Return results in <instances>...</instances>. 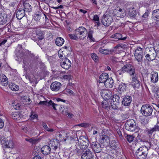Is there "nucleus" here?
<instances>
[{"instance_id": "obj_18", "label": "nucleus", "mask_w": 159, "mask_h": 159, "mask_svg": "<svg viewBox=\"0 0 159 159\" xmlns=\"http://www.w3.org/2000/svg\"><path fill=\"white\" fill-rule=\"evenodd\" d=\"M34 30L36 33L37 38L39 40H42L44 38L45 34L43 31L38 28L35 29Z\"/></svg>"}, {"instance_id": "obj_57", "label": "nucleus", "mask_w": 159, "mask_h": 159, "mask_svg": "<svg viewBox=\"0 0 159 159\" xmlns=\"http://www.w3.org/2000/svg\"><path fill=\"white\" fill-rule=\"evenodd\" d=\"M145 145L143 146L145 147L149 150L151 148V147L152 146L151 143L148 142V141H146L145 142Z\"/></svg>"}, {"instance_id": "obj_28", "label": "nucleus", "mask_w": 159, "mask_h": 159, "mask_svg": "<svg viewBox=\"0 0 159 159\" xmlns=\"http://www.w3.org/2000/svg\"><path fill=\"white\" fill-rule=\"evenodd\" d=\"M151 81L153 83H156L158 80V73L157 72H152L151 74Z\"/></svg>"}, {"instance_id": "obj_54", "label": "nucleus", "mask_w": 159, "mask_h": 159, "mask_svg": "<svg viewBox=\"0 0 159 159\" xmlns=\"http://www.w3.org/2000/svg\"><path fill=\"white\" fill-rule=\"evenodd\" d=\"M91 125V124L87 123H83L80 124L78 125L80 126L84 127V128H87L89 127Z\"/></svg>"}, {"instance_id": "obj_7", "label": "nucleus", "mask_w": 159, "mask_h": 159, "mask_svg": "<svg viewBox=\"0 0 159 159\" xmlns=\"http://www.w3.org/2000/svg\"><path fill=\"white\" fill-rule=\"evenodd\" d=\"M143 52L142 49L140 47H138L135 51L134 56L135 59L139 62L143 61Z\"/></svg>"}, {"instance_id": "obj_29", "label": "nucleus", "mask_w": 159, "mask_h": 159, "mask_svg": "<svg viewBox=\"0 0 159 159\" xmlns=\"http://www.w3.org/2000/svg\"><path fill=\"white\" fill-rule=\"evenodd\" d=\"M127 84L125 83H121L119 85L118 88V93L120 94H122L126 90Z\"/></svg>"}, {"instance_id": "obj_2", "label": "nucleus", "mask_w": 159, "mask_h": 159, "mask_svg": "<svg viewBox=\"0 0 159 159\" xmlns=\"http://www.w3.org/2000/svg\"><path fill=\"white\" fill-rule=\"evenodd\" d=\"M125 125L126 129L130 131L137 132L139 129L138 126L133 119H130L127 120Z\"/></svg>"}, {"instance_id": "obj_24", "label": "nucleus", "mask_w": 159, "mask_h": 159, "mask_svg": "<svg viewBox=\"0 0 159 159\" xmlns=\"http://www.w3.org/2000/svg\"><path fill=\"white\" fill-rule=\"evenodd\" d=\"M47 104H48V105L49 106H52L54 109L55 110H57V109L56 108V106H57V104H55L51 100L49 101L48 102H47L46 101H40V102L39 103V105H47Z\"/></svg>"}, {"instance_id": "obj_27", "label": "nucleus", "mask_w": 159, "mask_h": 159, "mask_svg": "<svg viewBox=\"0 0 159 159\" xmlns=\"http://www.w3.org/2000/svg\"><path fill=\"white\" fill-rule=\"evenodd\" d=\"M147 153H143V152H139L137 151L136 152V157L138 159H145L147 157Z\"/></svg>"}, {"instance_id": "obj_48", "label": "nucleus", "mask_w": 159, "mask_h": 159, "mask_svg": "<svg viewBox=\"0 0 159 159\" xmlns=\"http://www.w3.org/2000/svg\"><path fill=\"white\" fill-rule=\"evenodd\" d=\"M12 105L14 109L16 110H19L20 108L21 105L19 103L14 102L12 103Z\"/></svg>"}, {"instance_id": "obj_52", "label": "nucleus", "mask_w": 159, "mask_h": 159, "mask_svg": "<svg viewBox=\"0 0 159 159\" xmlns=\"http://www.w3.org/2000/svg\"><path fill=\"white\" fill-rule=\"evenodd\" d=\"M93 34V31L91 30H90L88 34V38H89L90 40L92 41H94V39L93 38L92 36Z\"/></svg>"}, {"instance_id": "obj_10", "label": "nucleus", "mask_w": 159, "mask_h": 159, "mask_svg": "<svg viewBox=\"0 0 159 159\" xmlns=\"http://www.w3.org/2000/svg\"><path fill=\"white\" fill-rule=\"evenodd\" d=\"M102 97L104 100H110L111 97L112 93L108 90L105 89L102 90L100 93Z\"/></svg>"}, {"instance_id": "obj_1", "label": "nucleus", "mask_w": 159, "mask_h": 159, "mask_svg": "<svg viewBox=\"0 0 159 159\" xmlns=\"http://www.w3.org/2000/svg\"><path fill=\"white\" fill-rule=\"evenodd\" d=\"M125 72L129 73L131 76L136 75L134 68L129 63L124 65L117 71V73L118 75H120V76L122 77L123 74Z\"/></svg>"}, {"instance_id": "obj_26", "label": "nucleus", "mask_w": 159, "mask_h": 159, "mask_svg": "<svg viewBox=\"0 0 159 159\" xmlns=\"http://www.w3.org/2000/svg\"><path fill=\"white\" fill-rule=\"evenodd\" d=\"M104 84L106 88H112L114 84L113 80L112 78H108Z\"/></svg>"}, {"instance_id": "obj_8", "label": "nucleus", "mask_w": 159, "mask_h": 159, "mask_svg": "<svg viewBox=\"0 0 159 159\" xmlns=\"http://www.w3.org/2000/svg\"><path fill=\"white\" fill-rule=\"evenodd\" d=\"M70 61L66 57H64L60 61V64L61 66L65 69H68L71 66Z\"/></svg>"}, {"instance_id": "obj_37", "label": "nucleus", "mask_w": 159, "mask_h": 159, "mask_svg": "<svg viewBox=\"0 0 159 159\" xmlns=\"http://www.w3.org/2000/svg\"><path fill=\"white\" fill-rule=\"evenodd\" d=\"M24 10L25 11L30 12L32 10V7L28 3H25L24 4Z\"/></svg>"}, {"instance_id": "obj_34", "label": "nucleus", "mask_w": 159, "mask_h": 159, "mask_svg": "<svg viewBox=\"0 0 159 159\" xmlns=\"http://www.w3.org/2000/svg\"><path fill=\"white\" fill-rule=\"evenodd\" d=\"M9 87L11 90L14 91H17L19 89V86L14 83H9Z\"/></svg>"}, {"instance_id": "obj_31", "label": "nucleus", "mask_w": 159, "mask_h": 159, "mask_svg": "<svg viewBox=\"0 0 159 159\" xmlns=\"http://www.w3.org/2000/svg\"><path fill=\"white\" fill-rule=\"evenodd\" d=\"M116 15L117 17L123 18L125 16L126 12L124 10L120 8L119 9Z\"/></svg>"}, {"instance_id": "obj_44", "label": "nucleus", "mask_w": 159, "mask_h": 159, "mask_svg": "<svg viewBox=\"0 0 159 159\" xmlns=\"http://www.w3.org/2000/svg\"><path fill=\"white\" fill-rule=\"evenodd\" d=\"M146 132L150 137L151 136L152 134L154 135L155 134V132L152 128L148 129L146 130Z\"/></svg>"}, {"instance_id": "obj_23", "label": "nucleus", "mask_w": 159, "mask_h": 159, "mask_svg": "<svg viewBox=\"0 0 159 159\" xmlns=\"http://www.w3.org/2000/svg\"><path fill=\"white\" fill-rule=\"evenodd\" d=\"M10 116L14 120H19L22 117L21 114L17 112H11Z\"/></svg>"}, {"instance_id": "obj_41", "label": "nucleus", "mask_w": 159, "mask_h": 159, "mask_svg": "<svg viewBox=\"0 0 159 159\" xmlns=\"http://www.w3.org/2000/svg\"><path fill=\"white\" fill-rule=\"evenodd\" d=\"M101 142L104 143L105 142H108L109 140V139L107 136L106 135H102L100 138Z\"/></svg>"}, {"instance_id": "obj_36", "label": "nucleus", "mask_w": 159, "mask_h": 159, "mask_svg": "<svg viewBox=\"0 0 159 159\" xmlns=\"http://www.w3.org/2000/svg\"><path fill=\"white\" fill-rule=\"evenodd\" d=\"M113 38L116 39H118V40H124L126 39V37H122V35L119 33H116L113 36Z\"/></svg>"}, {"instance_id": "obj_46", "label": "nucleus", "mask_w": 159, "mask_h": 159, "mask_svg": "<svg viewBox=\"0 0 159 159\" xmlns=\"http://www.w3.org/2000/svg\"><path fill=\"white\" fill-rule=\"evenodd\" d=\"M43 126L45 130L48 132H52L54 131L52 129H49L47 126L46 123L44 122L43 123Z\"/></svg>"}, {"instance_id": "obj_63", "label": "nucleus", "mask_w": 159, "mask_h": 159, "mask_svg": "<svg viewBox=\"0 0 159 159\" xmlns=\"http://www.w3.org/2000/svg\"><path fill=\"white\" fill-rule=\"evenodd\" d=\"M37 115L34 113H32L30 116V117L31 119H34L36 118L37 117Z\"/></svg>"}, {"instance_id": "obj_45", "label": "nucleus", "mask_w": 159, "mask_h": 159, "mask_svg": "<svg viewBox=\"0 0 159 159\" xmlns=\"http://www.w3.org/2000/svg\"><path fill=\"white\" fill-rule=\"evenodd\" d=\"M112 104L111 103V107L114 109H117L119 107V102H113Z\"/></svg>"}, {"instance_id": "obj_64", "label": "nucleus", "mask_w": 159, "mask_h": 159, "mask_svg": "<svg viewBox=\"0 0 159 159\" xmlns=\"http://www.w3.org/2000/svg\"><path fill=\"white\" fill-rule=\"evenodd\" d=\"M39 141V139H32V144H35L36 143H37Z\"/></svg>"}, {"instance_id": "obj_61", "label": "nucleus", "mask_w": 159, "mask_h": 159, "mask_svg": "<svg viewBox=\"0 0 159 159\" xmlns=\"http://www.w3.org/2000/svg\"><path fill=\"white\" fill-rule=\"evenodd\" d=\"M71 76L68 75H64L63 76V78L65 80H68L70 79Z\"/></svg>"}, {"instance_id": "obj_13", "label": "nucleus", "mask_w": 159, "mask_h": 159, "mask_svg": "<svg viewBox=\"0 0 159 159\" xmlns=\"http://www.w3.org/2000/svg\"><path fill=\"white\" fill-rule=\"evenodd\" d=\"M16 18L21 19L25 15V11L22 8H18L15 11Z\"/></svg>"}, {"instance_id": "obj_40", "label": "nucleus", "mask_w": 159, "mask_h": 159, "mask_svg": "<svg viewBox=\"0 0 159 159\" xmlns=\"http://www.w3.org/2000/svg\"><path fill=\"white\" fill-rule=\"evenodd\" d=\"M113 102H120L119 96L117 94H114L113 95L112 98L111 99Z\"/></svg>"}, {"instance_id": "obj_33", "label": "nucleus", "mask_w": 159, "mask_h": 159, "mask_svg": "<svg viewBox=\"0 0 159 159\" xmlns=\"http://www.w3.org/2000/svg\"><path fill=\"white\" fill-rule=\"evenodd\" d=\"M42 13L39 11H37L34 15V19L36 21H39L40 19V17Z\"/></svg>"}, {"instance_id": "obj_22", "label": "nucleus", "mask_w": 159, "mask_h": 159, "mask_svg": "<svg viewBox=\"0 0 159 159\" xmlns=\"http://www.w3.org/2000/svg\"><path fill=\"white\" fill-rule=\"evenodd\" d=\"M0 83L3 86H6L7 84L8 83V79L4 74L0 75Z\"/></svg>"}, {"instance_id": "obj_58", "label": "nucleus", "mask_w": 159, "mask_h": 159, "mask_svg": "<svg viewBox=\"0 0 159 159\" xmlns=\"http://www.w3.org/2000/svg\"><path fill=\"white\" fill-rule=\"evenodd\" d=\"M126 45L125 44H118L117 46H116L115 47V48H117L118 49H120V48H122L123 49H124L126 47Z\"/></svg>"}, {"instance_id": "obj_6", "label": "nucleus", "mask_w": 159, "mask_h": 159, "mask_svg": "<svg viewBox=\"0 0 159 159\" xmlns=\"http://www.w3.org/2000/svg\"><path fill=\"white\" fill-rule=\"evenodd\" d=\"M113 18L111 14H107L104 15L102 20V22L103 25L105 26H109L113 22Z\"/></svg>"}, {"instance_id": "obj_19", "label": "nucleus", "mask_w": 159, "mask_h": 159, "mask_svg": "<svg viewBox=\"0 0 159 159\" xmlns=\"http://www.w3.org/2000/svg\"><path fill=\"white\" fill-rule=\"evenodd\" d=\"M7 15L4 13L0 14V25H4L7 22Z\"/></svg>"}, {"instance_id": "obj_32", "label": "nucleus", "mask_w": 159, "mask_h": 159, "mask_svg": "<svg viewBox=\"0 0 159 159\" xmlns=\"http://www.w3.org/2000/svg\"><path fill=\"white\" fill-rule=\"evenodd\" d=\"M64 43V40L63 38L60 37L57 38L55 40L56 45L59 46H62Z\"/></svg>"}, {"instance_id": "obj_60", "label": "nucleus", "mask_w": 159, "mask_h": 159, "mask_svg": "<svg viewBox=\"0 0 159 159\" xmlns=\"http://www.w3.org/2000/svg\"><path fill=\"white\" fill-rule=\"evenodd\" d=\"M110 147L111 149L115 150L117 148V144L115 143V144H112L110 145Z\"/></svg>"}, {"instance_id": "obj_11", "label": "nucleus", "mask_w": 159, "mask_h": 159, "mask_svg": "<svg viewBox=\"0 0 159 159\" xmlns=\"http://www.w3.org/2000/svg\"><path fill=\"white\" fill-rule=\"evenodd\" d=\"M61 86V84L60 82L55 81L53 82L51 84L50 88L52 91L57 92L60 90Z\"/></svg>"}, {"instance_id": "obj_42", "label": "nucleus", "mask_w": 159, "mask_h": 159, "mask_svg": "<svg viewBox=\"0 0 159 159\" xmlns=\"http://www.w3.org/2000/svg\"><path fill=\"white\" fill-rule=\"evenodd\" d=\"M23 62V66H24V67H29L31 65V63L30 64L29 63H30V60L29 59L24 60Z\"/></svg>"}, {"instance_id": "obj_20", "label": "nucleus", "mask_w": 159, "mask_h": 159, "mask_svg": "<svg viewBox=\"0 0 159 159\" xmlns=\"http://www.w3.org/2000/svg\"><path fill=\"white\" fill-rule=\"evenodd\" d=\"M109 78V75L106 73H104L101 74L99 76V82L104 83Z\"/></svg>"}, {"instance_id": "obj_39", "label": "nucleus", "mask_w": 159, "mask_h": 159, "mask_svg": "<svg viewBox=\"0 0 159 159\" xmlns=\"http://www.w3.org/2000/svg\"><path fill=\"white\" fill-rule=\"evenodd\" d=\"M148 149L145 147L142 146L139 148L137 151H139V152H143V153H148Z\"/></svg>"}, {"instance_id": "obj_51", "label": "nucleus", "mask_w": 159, "mask_h": 159, "mask_svg": "<svg viewBox=\"0 0 159 159\" xmlns=\"http://www.w3.org/2000/svg\"><path fill=\"white\" fill-rule=\"evenodd\" d=\"M136 14L137 13L135 10H132L129 11V15L130 17L134 18L136 16Z\"/></svg>"}, {"instance_id": "obj_47", "label": "nucleus", "mask_w": 159, "mask_h": 159, "mask_svg": "<svg viewBox=\"0 0 159 159\" xmlns=\"http://www.w3.org/2000/svg\"><path fill=\"white\" fill-rule=\"evenodd\" d=\"M126 138L129 143H131L134 140V137L133 135L127 134Z\"/></svg>"}, {"instance_id": "obj_43", "label": "nucleus", "mask_w": 159, "mask_h": 159, "mask_svg": "<svg viewBox=\"0 0 159 159\" xmlns=\"http://www.w3.org/2000/svg\"><path fill=\"white\" fill-rule=\"evenodd\" d=\"M99 52L104 54H108L111 52V51L107 49H102V48H99Z\"/></svg>"}, {"instance_id": "obj_30", "label": "nucleus", "mask_w": 159, "mask_h": 159, "mask_svg": "<svg viewBox=\"0 0 159 159\" xmlns=\"http://www.w3.org/2000/svg\"><path fill=\"white\" fill-rule=\"evenodd\" d=\"M5 147L7 148H12L13 147V143L11 140H8L6 139L4 140Z\"/></svg>"}, {"instance_id": "obj_56", "label": "nucleus", "mask_w": 159, "mask_h": 159, "mask_svg": "<svg viewBox=\"0 0 159 159\" xmlns=\"http://www.w3.org/2000/svg\"><path fill=\"white\" fill-rule=\"evenodd\" d=\"M91 57L92 59L95 62H97L98 61V57L96 54L94 53L91 54Z\"/></svg>"}, {"instance_id": "obj_59", "label": "nucleus", "mask_w": 159, "mask_h": 159, "mask_svg": "<svg viewBox=\"0 0 159 159\" xmlns=\"http://www.w3.org/2000/svg\"><path fill=\"white\" fill-rule=\"evenodd\" d=\"M152 128L153 129L155 132L156 131H159V123L158 121H157V124Z\"/></svg>"}, {"instance_id": "obj_38", "label": "nucleus", "mask_w": 159, "mask_h": 159, "mask_svg": "<svg viewBox=\"0 0 159 159\" xmlns=\"http://www.w3.org/2000/svg\"><path fill=\"white\" fill-rule=\"evenodd\" d=\"M3 159H13V154L10 152L6 153L3 156Z\"/></svg>"}, {"instance_id": "obj_4", "label": "nucleus", "mask_w": 159, "mask_h": 159, "mask_svg": "<svg viewBox=\"0 0 159 159\" xmlns=\"http://www.w3.org/2000/svg\"><path fill=\"white\" fill-rule=\"evenodd\" d=\"M89 141L85 137L81 136L79 139L78 142L77 147L81 149H85L89 145Z\"/></svg>"}, {"instance_id": "obj_5", "label": "nucleus", "mask_w": 159, "mask_h": 159, "mask_svg": "<svg viewBox=\"0 0 159 159\" xmlns=\"http://www.w3.org/2000/svg\"><path fill=\"white\" fill-rule=\"evenodd\" d=\"M87 30L83 27H80L75 31V33L77 36L78 39H84L87 34Z\"/></svg>"}, {"instance_id": "obj_25", "label": "nucleus", "mask_w": 159, "mask_h": 159, "mask_svg": "<svg viewBox=\"0 0 159 159\" xmlns=\"http://www.w3.org/2000/svg\"><path fill=\"white\" fill-rule=\"evenodd\" d=\"M111 104L110 100H104L102 102V107L107 110L110 109Z\"/></svg>"}, {"instance_id": "obj_62", "label": "nucleus", "mask_w": 159, "mask_h": 159, "mask_svg": "<svg viewBox=\"0 0 159 159\" xmlns=\"http://www.w3.org/2000/svg\"><path fill=\"white\" fill-rule=\"evenodd\" d=\"M4 125V123L2 120L0 118V129L3 128Z\"/></svg>"}, {"instance_id": "obj_16", "label": "nucleus", "mask_w": 159, "mask_h": 159, "mask_svg": "<svg viewBox=\"0 0 159 159\" xmlns=\"http://www.w3.org/2000/svg\"><path fill=\"white\" fill-rule=\"evenodd\" d=\"M18 48L20 49L19 50H18L17 49V52L16 54L17 55V57L20 58H22L24 56L26 55V52L28 51H26L22 49V46L20 45L18 46Z\"/></svg>"}, {"instance_id": "obj_3", "label": "nucleus", "mask_w": 159, "mask_h": 159, "mask_svg": "<svg viewBox=\"0 0 159 159\" xmlns=\"http://www.w3.org/2000/svg\"><path fill=\"white\" fill-rule=\"evenodd\" d=\"M152 107V106L149 104L143 105L140 110L142 114L146 117L151 116L153 112Z\"/></svg>"}, {"instance_id": "obj_12", "label": "nucleus", "mask_w": 159, "mask_h": 159, "mask_svg": "<svg viewBox=\"0 0 159 159\" xmlns=\"http://www.w3.org/2000/svg\"><path fill=\"white\" fill-rule=\"evenodd\" d=\"M93 156V152L90 149L87 150L83 153L81 157L82 159H90Z\"/></svg>"}, {"instance_id": "obj_14", "label": "nucleus", "mask_w": 159, "mask_h": 159, "mask_svg": "<svg viewBox=\"0 0 159 159\" xmlns=\"http://www.w3.org/2000/svg\"><path fill=\"white\" fill-rule=\"evenodd\" d=\"M132 102V97L131 96L126 95L123 98L122 101V104L125 106H130Z\"/></svg>"}, {"instance_id": "obj_55", "label": "nucleus", "mask_w": 159, "mask_h": 159, "mask_svg": "<svg viewBox=\"0 0 159 159\" xmlns=\"http://www.w3.org/2000/svg\"><path fill=\"white\" fill-rule=\"evenodd\" d=\"M68 35L70 38L71 39L77 40L78 39L77 36L76 35L75 33L74 34H68Z\"/></svg>"}, {"instance_id": "obj_15", "label": "nucleus", "mask_w": 159, "mask_h": 159, "mask_svg": "<svg viewBox=\"0 0 159 159\" xmlns=\"http://www.w3.org/2000/svg\"><path fill=\"white\" fill-rule=\"evenodd\" d=\"M156 56L155 51L153 50L152 51H149L148 53L146 55L145 57L147 60L151 61L155 59Z\"/></svg>"}, {"instance_id": "obj_17", "label": "nucleus", "mask_w": 159, "mask_h": 159, "mask_svg": "<svg viewBox=\"0 0 159 159\" xmlns=\"http://www.w3.org/2000/svg\"><path fill=\"white\" fill-rule=\"evenodd\" d=\"M135 76L133 77L132 76V80L131 82V85L135 89H138L140 86L139 81L138 80L136 76Z\"/></svg>"}, {"instance_id": "obj_53", "label": "nucleus", "mask_w": 159, "mask_h": 159, "mask_svg": "<svg viewBox=\"0 0 159 159\" xmlns=\"http://www.w3.org/2000/svg\"><path fill=\"white\" fill-rule=\"evenodd\" d=\"M93 20L96 21L98 25L99 26L100 25V23L99 22V19L98 15H94L93 16Z\"/></svg>"}, {"instance_id": "obj_9", "label": "nucleus", "mask_w": 159, "mask_h": 159, "mask_svg": "<svg viewBox=\"0 0 159 159\" xmlns=\"http://www.w3.org/2000/svg\"><path fill=\"white\" fill-rule=\"evenodd\" d=\"M93 150L95 153H99L101 151V147L100 143L98 142H93L91 144Z\"/></svg>"}, {"instance_id": "obj_50", "label": "nucleus", "mask_w": 159, "mask_h": 159, "mask_svg": "<svg viewBox=\"0 0 159 159\" xmlns=\"http://www.w3.org/2000/svg\"><path fill=\"white\" fill-rule=\"evenodd\" d=\"M51 145H58L59 144V140L56 139H53L51 141Z\"/></svg>"}, {"instance_id": "obj_35", "label": "nucleus", "mask_w": 159, "mask_h": 159, "mask_svg": "<svg viewBox=\"0 0 159 159\" xmlns=\"http://www.w3.org/2000/svg\"><path fill=\"white\" fill-rule=\"evenodd\" d=\"M152 16L153 18L157 21H159V9H156L153 11Z\"/></svg>"}, {"instance_id": "obj_49", "label": "nucleus", "mask_w": 159, "mask_h": 159, "mask_svg": "<svg viewBox=\"0 0 159 159\" xmlns=\"http://www.w3.org/2000/svg\"><path fill=\"white\" fill-rule=\"evenodd\" d=\"M76 149L74 151L75 153L78 155H80L82 154V151L80 150V148H79V147H77V145L76 146Z\"/></svg>"}, {"instance_id": "obj_21", "label": "nucleus", "mask_w": 159, "mask_h": 159, "mask_svg": "<svg viewBox=\"0 0 159 159\" xmlns=\"http://www.w3.org/2000/svg\"><path fill=\"white\" fill-rule=\"evenodd\" d=\"M42 153L45 155L50 154L51 153V148L47 145L44 146L41 149Z\"/></svg>"}]
</instances>
